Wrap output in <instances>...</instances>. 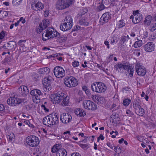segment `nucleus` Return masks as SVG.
I'll return each instance as SVG.
<instances>
[{
    "instance_id": "nucleus-52",
    "label": "nucleus",
    "mask_w": 156,
    "mask_h": 156,
    "mask_svg": "<svg viewBox=\"0 0 156 156\" xmlns=\"http://www.w3.org/2000/svg\"><path fill=\"white\" fill-rule=\"evenodd\" d=\"M25 42L26 40H21L18 41V44L19 46H21L23 45L22 44V43Z\"/></svg>"
},
{
    "instance_id": "nucleus-15",
    "label": "nucleus",
    "mask_w": 156,
    "mask_h": 156,
    "mask_svg": "<svg viewBox=\"0 0 156 156\" xmlns=\"http://www.w3.org/2000/svg\"><path fill=\"white\" fill-rule=\"evenodd\" d=\"M72 119V116L69 113H64L60 115V120L63 123L67 124L70 122Z\"/></svg>"
},
{
    "instance_id": "nucleus-39",
    "label": "nucleus",
    "mask_w": 156,
    "mask_h": 156,
    "mask_svg": "<svg viewBox=\"0 0 156 156\" xmlns=\"http://www.w3.org/2000/svg\"><path fill=\"white\" fill-rule=\"evenodd\" d=\"M59 146L57 145L54 146L51 149L52 152L53 153H55V152L56 153H57L58 150L59 149Z\"/></svg>"
},
{
    "instance_id": "nucleus-27",
    "label": "nucleus",
    "mask_w": 156,
    "mask_h": 156,
    "mask_svg": "<svg viewBox=\"0 0 156 156\" xmlns=\"http://www.w3.org/2000/svg\"><path fill=\"white\" fill-rule=\"evenodd\" d=\"M127 71L126 72V75L130 77H132L133 75L134 69L132 66H130V64L129 68L127 69Z\"/></svg>"
},
{
    "instance_id": "nucleus-2",
    "label": "nucleus",
    "mask_w": 156,
    "mask_h": 156,
    "mask_svg": "<svg viewBox=\"0 0 156 156\" xmlns=\"http://www.w3.org/2000/svg\"><path fill=\"white\" fill-rule=\"evenodd\" d=\"M46 31L44 35L43 33L42 37V39L44 41L52 37L59 38L60 37V34L53 28L49 27Z\"/></svg>"
},
{
    "instance_id": "nucleus-7",
    "label": "nucleus",
    "mask_w": 156,
    "mask_h": 156,
    "mask_svg": "<svg viewBox=\"0 0 156 156\" xmlns=\"http://www.w3.org/2000/svg\"><path fill=\"white\" fill-rule=\"evenodd\" d=\"M64 94L61 91H55L51 98V101L53 104L58 103L64 98Z\"/></svg>"
},
{
    "instance_id": "nucleus-49",
    "label": "nucleus",
    "mask_w": 156,
    "mask_h": 156,
    "mask_svg": "<svg viewBox=\"0 0 156 156\" xmlns=\"http://www.w3.org/2000/svg\"><path fill=\"white\" fill-rule=\"evenodd\" d=\"M118 41V39L117 37H113L111 40V43L112 44L114 43L115 42H117Z\"/></svg>"
},
{
    "instance_id": "nucleus-36",
    "label": "nucleus",
    "mask_w": 156,
    "mask_h": 156,
    "mask_svg": "<svg viewBox=\"0 0 156 156\" xmlns=\"http://www.w3.org/2000/svg\"><path fill=\"white\" fill-rule=\"evenodd\" d=\"M131 100L130 99L126 98L123 101L122 104L125 106H127L131 102Z\"/></svg>"
},
{
    "instance_id": "nucleus-17",
    "label": "nucleus",
    "mask_w": 156,
    "mask_h": 156,
    "mask_svg": "<svg viewBox=\"0 0 156 156\" xmlns=\"http://www.w3.org/2000/svg\"><path fill=\"white\" fill-rule=\"evenodd\" d=\"M144 50L146 52H151L154 51L155 48L154 44L152 42H149L143 46Z\"/></svg>"
},
{
    "instance_id": "nucleus-51",
    "label": "nucleus",
    "mask_w": 156,
    "mask_h": 156,
    "mask_svg": "<svg viewBox=\"0 0 156 156\" xmlns=\"http://www.w3.org/2000/svg\"><path fill=\"white\" fill-rule=\"evenodd\" d=\"M121 40L123 42V43H124L127 40V39L126 38V37L125 36H123L121 37Z\"/></svg>"
},
{
    "instance_id": "nucleus-58",
    "label": "nucleus",
    "mask_w": 156,
    "mask_h": 156,
    "mask_svg": "<svg viewBox=\"0 0 156 156\" xmlns=\"http://www.w3.org/2000/svg\"><path fill=\"white\" fill-rule=\"evenodd\" d=\"M5 108L4 105L2 104H0V111H2Z\"/></svg>"
},
{
    "instance_id": "nucleus-10",
    "label": "nucleus",
    "mask_w": 156,
    "mask_h": 156,
    "mask_svg": "<svg viewBox=\"0 0 156 156\" xmlns=\"http://www.w3.org/2000/svg\"><path fill=\"white\" fill-rule=\"evenodd\" d=\"M30 94L32 96L33 101L37 103L40 100V96L42 95L41 91L38 89H34L31 91Z\"/></svg>"
},
{
    "instance_id": "nucleus-13",
    "label": "nucleus",
    "mask_w": 156,
    "mask_h": 156,
    "mask_svg": "<svg viewBox=\"0 0 156 156\" xmlns=\"http://www.w3.org/2000/svg\"><path fill=\"white\" fill-rule=\"evenodd\" d=\"M22 102V100L17 97H11L9 98L7 101L8 104L13 106H16L21 104Z\"/></svg>"
},
{
    "instance_id": "nucleus-25",
    "label": "nucleus",
    "mask_w": 156,
    "mask_h": 156,
    "mask_svg": "<svg viewBox=\"0 0 156 156\" xmlns=\"http://www.w3.org/2000/svg\"><path fill=\"white\" fill-rule=\"evenodd\" d=\"M7 46L9 49L10 50L15 48L16 47V44L15 42L13 41H10L7 43Z\"/></svg>"
},
{
    "instance_id": "nucleus-32",
    "label": "nucleus",
    "mask_w": 156,
    "mask_h": 156,
    "mask_svg": "<svg viewBox=\"0 0 156 156\" xmlns=\"http://www.w3.org/2000/svg\"><path fill=\"white\" fill-rule=\"evenodd\" d=\"M108 1L107 0H102V2L101 3H99V5L98 7V10L100 11L103 10L105 8V6L104 4V3H105L106 2H107Z\"/></svg>"
},
{
    "instance_id": "nucleus-45",
    "label": "nucleus",
    "mask_w": 156,
    "mask_h": 156,
    "mask_svg": "<svg viewBox=\"0 0 156 156\" xmlns=\"http://www.w3.org/2000/svg\"><path fill=\"white\" fill-rule=\"evenodd\" d=\"M126 113L127 114V115L128 116L130 117L134 115L133 112L129 110H127Z\"/></svg>"
},
{
    "instance_id": "nucleus-9",
    "label": "nucleus",
    "mask_w": 156,
    "mask_h": 156,
    "mask_svg": "<svg viewBox=\"0 0 156 156\" xmlns=\"http://www.w3.org/2000/svg\"><path fill=\"white\" fill-rule=\"evenodd\" d=\"M133 107L136 114L141 116L144 114V110L140 105L139 102L137 100H135L134 101Z\"/></svg>"
},
{
    "instance_id": "nucleus-41",
    "label": "nucleus",
    "mask_w": 156,
    "mask_h": 156,
    "mask_svg": "<svg viewBox=\"0 0 156 156\" xmlns=\"http://www.w3.org/2000/svg\"><path fill=\"white\" fill-rule=\"evenodd\" d=\"M41 107L45 112H49V108L47 105V103L46 102H44V104L42 105Z\"/></svg>"
},
{
    "instance_id": "nucleus-63",
    "label": "nucleus",
    "mask_w": 156,
    "mask_h": 156,
    "mask_svg": "<svg viewBox=\"0 0 156 156\" xmlns=\"http://www.w3.org/2000/svg\"><path fill=\"white\" fill-rule=\"evenodd\" d=\"M82 89L84 91L87 90V87L85 86H83L82 87Z\"/></svg>"
},
{
    "instance_id": "nucleus-22",
    "label": "nucleus",
    "mask_w": 156,
    "mask_h": 156,
    "mask_svg": "<svg viewBox=\"0 0 156 156\" xmlns=\"http://www.w3.org/2000/svg\"><path fill=\"white\" fill-rule=\"evenodd\" d=\"M50 72V69L48 67H44L39 69L37 72L40 74H47Z\"/></svg>"
},
{
    "instance_id": "nucleus-18",
    "label": "nucleus",
    "mask_w": 156,
    "mask_h": 156,
    "mask_svg": "<svg viewBox=\"0 0 156 156\" xmlns=\"http://www.w3.org/2000/svg\"><path fill=\"white\" fill-rule=\"evenodd\" d=\"M111 17V14L109 12H106L103 14L100 19V22L101 24L107 23Z\"/></svg>"
},
{
    "instance_id": "nucleus-34",
    "label": "nucleus",
    "mask_w": 156,
    "mask_h": 156,
    "mask_svg": "<svg viewBox=\"0 0 156 156\" xmlns=\"http://www.w3.org/2000/svg\"><path fill=\"white\" fill-rule=\"evenodd\" d=\"M23 0H13L12 4L13 5L18 6L20 5Z\"/></svg>"
},
{
    "instance_id": "nucleus-64",
    "label": "nucleus",
    "mask_w": 156,
    "mask_h": 156,
    "mask_svg": "<svg viewBox=\"0 0 156 156\" xmlns=\"http://www.w3.org/2000/svg\"><path fill=\"white\" fill-rule=\"evenodd\" d=\"M3 4L6 6H9V2H5L3 3Z\"/></svg>"
},
{
    "instance_id": "nucleus-38",
    "label": "nucleus",
    "mask_w": 156,
    "mask_h": 156,
    "mask_svg": "<svg viewBox=\"0 0 156 156\" xmlns=\"http://www.w3.org/2000/svg\"><path fill=\"white\" fill-rule=\"evenodd\" d=\"M93 98H92L95 101H96L98 103V102H99V101L103 100V97H99L97 95H92Z\"/></svg>"
},
{
    "instance_id": "nucleus-26",
    "label": "nucleus",
    "mask_w": 156,
    "mask_h": 156,
    "mask_svg": "<svg viewBox=\"0 0 156 156\" xmlns=\"http://www.w3.org/2000/svg\"><path fill=\"white\" fill-rule=\"evenodd\" d=\"M152 20V18L151 16L148 15L147 16L144 21V24L147 26H149L151 24V22Z\"/></svg>"
},
{
    "instance_id": "nucleus-16",
    "label": "nucleus",
    "mask_w": 156,
    "mask_h": 156,
    "mask_svg": "<svg viewBox=\"0 0 156 156\" xmlns=\"http://www.w3.org/2000/svg\"><path fill=\"white\" fill-rule=\"evenodd\" d=\"M129 67V64L127 62L117 63L115 66V70L119 72L123 69L126 70Z\"/></svg>"
},
{
    "instance_id": "nucleus-19",
    "label": "nucleus",
    "mask_w": 156,
    "mask_h": 156,
    "mask_svg": "<svg viewBox=\"0 0 156 156\" xmlns=\"http://www.w3.org/2000/svg\"><path fill=\"white\" fill-rule=\"evenodd\" d=\"M130 19H132V22L134 24L139 23L143 19L142 15L140 14H136L130 16Z\"/></svg>"
},
{
    "instance_id": "nucleus-4",
    "label": "nucleus",
    "mask_w": 156,
    "mask_h": 156,
    "mask_svg": "<svg viewBox=\"0 0 156 156\" xmlns=\"http://www.w3.org/2000/svg\"><path fill=\"white\" fill-rule=\"evenodd\" d=\"M74 0H58L56 4L58 10L63 9L69 7L73 3Z\"/></svg>"
},
{
    "instance_id": "nucleus-28",
    "label": "nucleus",
    "mask_w": 156,
    "mask_h": 156,
    "mask_svg": "<svg viewBox=\"0 0 156 156\" xmlns=\"http://www.w3.org/2000/svg\"><path fill=\"white\" fill-rule=\"evenodd\" d=\"M40 24H41L42 27L45 29L49 26V21L48 19H44L42 20V22Z\"/></svg>"
},
{
    "instance_id": "nucleus-40",
    "label": "nucleus",
    "mask_w": 156,
    "mask_h": 156,
    "mask_svg": "<svg viewBox=\"0 0 156 156\" xmlns=\"http://www.w3.org/2000/svg\"><path fill=\"white\" fill-rule=\"evenodd\" d=\"M11 58L10 57H6L2 62V63L4 65L8 64L9 62H10Z\"/></svg>"
},
{
    "instance_id": "nucleus-47",
    "label": "nucleus",
    "mask_w": 156,
    "mask_h": 156,
    "mask_svg": "<svg viewBox=\"0 0 156 156\" xmlns=\"http://www.w3.org/2000/svg\"><path fill=\"white\" fill-rule=\"evenodd\" d=\"M5 36V33L4 31H2L0 33V39H3Z\"/></svg>"
},
{
    "instance_id": "nucleus-48",
    "label": "nucleus",
    "mask_w": 156,
    "mask_h": 156,
    "mask_svg": "<svg viewBox=\"0 0 156 156\" xmlns=\"http://www.w3.org/2000/svg\"><path fill=\"white\" fill-rule=\"evenodd\" d=\"M73 66L74 67H77L79 65V62L78 61H74L72 63Z\"/></svg>"
},
{
    "instance_id": "nucleus-12",
    "label": "nucleus",
    "mask_w": 156,
    "mask_h": 156,
    "mask_svg": "<svg viewBox=\"0 0 156 156\" xmlns=\"http://www.w3.org/2000/svg\"><path fill=\"white\" fill-rule=\"evenodd\" d=\"M83 106L84 108L88 110H94L97 108V105L90 100L84 101Z\"/></svg>"
},
{
    "instance_id": "nucleus-29",
    "label": "nucleus",
    "mask_w": 156,
    "mask_h": 156,
    "mask_svg": "<svg viewBox=\"0 0 156 156\" xmlns=\"http://www.w3.org/2000/svg\"><path fill=\"white\" fill-rule=\"evenodd\" d=\"M62 100L63 101L61 104L63 106H68L69 103V98L67 96L65 97L64 96V98Z\"/></svg>"
},
{
    "instance_id": "nucleus-56",
    "label": "nucleus",
    "mask_w": 156,
    "mask_h": 156,
    "mask_svg": "<svg viewBox=\"0 0 156 156\" xmlns=\"http://www.w3.org/2000/svg\"><path fill=\"white\" fill-rule=\"evenodd\" d=\"M71 156H81V155L78 153H73Z\"/></svg>"
},
{
    "instance_id": "nucleus-50",
    "label": "nucleus",
    "mask_w": 156,
    "mask_h": 156,
    "mask_svg": "<svg viewBox=\"0 0 156 156\" xmlns=\"http://www.w3.org/2000/svg\"><path fill=\"white\" fill-rule=\"evenodd\" d=\"M8 15V12L7 11H4L3 12L2 16L4 18H5Z\"/></svg>"
},
{
    "instance_id": "nucleus-1",
    "label": "nucleus",
    "mask_w": 156,
    "mask_h": 156,
    "mask_svg": "<svg viewBox=\"0 0 156 156\" xmlns=\"http://www.w3.org/2000/svg\"><path fill=\"white\" fill-rule=\"evenodd\" d=\"M58 118L59 116L57 113H52L44 118L43 124L48 127L57 125L58 123Z\"/></svg>"
},
{
    "instance_id": "nucleus-42",
    "label": "nucleus",
    "mask_w": 156,
    "mask_h": 156,
    "mask_svg": "<svg viewBox=\"0 0 156 156\" xmlns=\"http://www.w3.org/2000/svg\"><path fill=\"white\" fill-rule=\"evenodd\" d=\"M41 24H39V26L37 27L36 31L37 33H40L44 29L42 27Z\"/></svg>"
},
{
    "instance_id": "nucleus-33",
    "label": "nucleus",
    "mask_w": 156,
    "mask_h": 156,
    "mask_svg": "<svg viewBox=\"0 0 156 156\" xmlns=\"http://www.w3.org/2000/svg\"><path fill=\"white\" fill-rule=\"evenodd\" d=\"M125 23L123 20H119L117 24L118 28H120L122 27L125 26Z\"/></svg>"
},
{
    "instance_id": "nucleus-20",
    "label": "nucleus",
    "mask_w": 156,
    "mask_h": 156,
    "mask_svg": "<svg viewBox=\"0 0 156 156\" xmlns=\"http://www.w3.org/2000/svg\"><path fill=\"white\" fill-rule=\"evenodd\" d=\"M73 24L71 23H67L64 22L63 24L60 25V28L61 30L63 31H65L70 29L73 26Z\"/></svg>"
},
{
    "instance_id": "nucleus-54",
    "label": "nucleus",
    "mask_w": 156,
    "mask_h": 156,
    "mask_svg": "<svg viewBox=\"0 0 156 156\" xmlns=\"http://www.w3.org/2000/svg\"><path fill=\"white\" fill-rule=\"evenodd\" d=\"M105 138L104 136H103L102 134H100L99 137L98 138V142L100 139H101V140H104Z\"/></svg>"
},
{
    "instance_id": "nucleus-31",
    "label": "nucleus",
    "mask_w": 156,
    "mask_h": 156,
    "mask_svg": "<svg viewBox=\"0 0 156 156\" xmlns=\"http://www.w3.org/2000/svg\"><path fill=\"white\" fill-rule=\"evenodd\" d=\"M35 8L38 10L42 9L44 7V5L41 2H38L34 4Z\"/></svg>"
},
{
    "instance_id": "nucleus-6",
    "label": "nucleus",
    "mask_w": 156,
    "mask_h": 156,
    "mask_svg": "<svg viewBox=\"0 0 156 156\" xmlns=\"http://www.w3.org/2000/svg\"><path fill=\"white\" fill-rule=\"evenodd\" d=\"M64 82L65 85L70 88L76 86L78 83L77 79L73 76L66 77L64 79Z\"/></svg>"
},
{
    "instance_id": "nucleus-30",
    "label": "nucleus",
    "mask_w": 156,
    "mask_h": 156,
    "mask_svg": "<svg viewBox=\"0 0 156 156\" xmlns=\"http://www.w3.org/2000/svg\"><path fill=\"white\" fill-rule=\"evenodd\" d=\"M63 22L67 23H71L73 24V19L71 16L70 15H67L64 20Z\"/></svg>"
},
{
    "instance_id": "nucleus-53",
    "label": "nucleus",
    "mask_w": 156,
    "mask_h": 156,
    "mask_svg": "<svg viewBox=\"0 0 156 156\" xmlns=\"http://www.w3.org/2000/svg\"><path fill=\"white\" fill-rule=\"evenodd\" d=\"M156 29V23H155L153 24V25L151 26V30L152 31H154Z\"/></svg>"
},
{
    "instance_id": "nucleus-8",
    "label": "nucleus",
    "mask_w": 156,
    "mask_h": 156,
    "mask_svg": "<svg viewBox=\"0 0 156 156\" xmlns=\"http://www.w3.org/2000/svg\"><path fill=\"white\" fill-rule=\"evenodd\" d=\"M135 69L138 75L142 76H144L147 73V70L142 63L139 62L136 63Z\"/></svg>"
},
{
    "instance_id": "nucleus-44",
    "label": "nucleus",
    "mask_w": 156,
    "mask_h": 156,
    "mask_svg": "<svg viewBox=\"0 0 156 156\" xmlns=\"http://www.w3.org/2000/svg\"><path fill=\"white\" fill-rule=\"evenodd\" d=\"M80 146L84 150H86L90 147V145L88 144H80Z\"/></svg>"
},
{
    "instance_id": "nucleus-3",
    "label": "nucleus",
    "mask_w": 156,
    "mask_h": 156,
    "mask_svg": "<svg viewBox=\"0 0 156 156\" xmlns=\"http://www.w3.org/2000/svg\"><path fill=\"white\" fill-rule=\"evenodd\" d=\"M26 141L28 146L35 148L38 146L40 143L38 138L34 135L27 136L26 138Z\"/></svg>"
},
{
    "instance_id": "nucleus-60",
    "label": "nucleus",
    "mask_w": 156,
    "mask_h": 156,
    "mask_svg": "<svg viewBox=\"0 0 156 156\" xmlns=\"http://www.w3.org/2000/svg\"><path fill=\"white\" fill-rule=\"evenodd\" d=\"M104 44L106 46H107V48H109V42L107 41H105L104 42Z\"/></svg>"
},
{
    "instance_id": "nucleus-35",
    "label": "nucleus",
    "mask_w": 156,
    "mask_h": 156,
    "mask_svg": "<svg viewBox=\"0 0 156 156\" xmlns=\"http://www.w3.org/2000/svg\"><path fill=\"white\" fill-rule=\"evenodd\" d=\"M19 89H20L21 91H22V93H23V92H23V93H25L29 92V90L28 87L27 86H21L19 88Z\"/></svg>"
},
{
    "instance_id": "nucleus-5",
    "label": "nucleus",
    "mask_w": 156,
    "mask_h": 156,
    "mask_svg": "<svg viewBox=\"0 0 156 156\" xmlns=\"http://www.w3.org/2000/svg\"><path fill=\"white\" fill-rule=\"evenodd\" d=\"M91 87L93 91L97 93L104 92L107 89L106 85L101 82L93 83Z\"/></svg>"
},
{
    "instance_id": "nucleus-55",
    "label": "nucleus",
    "mask_w": 156,
    "mask_h": 156,
    "mask_svg": "<svg viewBox=\"0 0 156 156\" xmlns=\"http://www.w3.org/2000/svg\"><path fill=\"white\" fill-rule=\"evenodd\" d=\"M87 10L86 9H83L82 10V11L81 12V15H82V14L83 15L85 14L87 12Z\"/></svg>"
},
{
    "instance_id": "nucleus-24",
    "label": "nucleus",
    "mask_w": 156,
    "mask_h": 156,
    "mask_svg": "<svg viewBox=\"0 0 156 156\" xmlns=\"http://www.w3.org/2000/svg\"><path fill=\"white\" fill-rule=\"evenodd\" d=\"M67 154L66 150L64 149H59L56 154V156H66Z\"/></svg>"
},
{
    "instance_id": "nucleus-11",
    "label": "nucleus",
    "mask_w": 156,
    "mask_h": 156,
    "mask_svg": "<svg viewBox=\"0 0 156 156\" xmlns=\"http://www.w3.org/2000/svg\"><path fill=\"white\" fill-rule=\"evenodd\" d=\"M54 75L57 78H61L64 77L65 75V71L61 66H57L54 69Z\"/></svg>"
},
{
    "instance_id": "nucleus-14",
    "label": "nucleus",
    "mask_w": 156,
    "mask_h": 156,
    "mask_svg": "<svg viewBox=\"0 0 156 156\" xmlns=\"http://www.w3.org/2000/svg\"><path fill=\"white\" fill-rule=\"evenodd\" d=\"M52 78L51 76H48L43 79L42 83L43 87L46 90L49 91L51 89V84Z\"/></svg>"
},
{
    "instance_id": "nucleus-59",
    "label": "nucleus",
    "mask_w": 156,
    "mask_h": 156,
    "mask_svg": "<svg viewBox=\"0 0 156 156\" xmlns=\"http://www.w3.org/2000/svg\"><path fill=\"white\" fill-rule=\"evenodd\" d=\"M129 89H130V88H129V87H127L123 88H122V90L124 91H126L129 90Z\"/></svg>"
},
{
    "instance_id": "nucleus-43",
    "label": "nucleus",
    "mask_w": 156,
    "mask_h": 156,
    "mask_svg": "<svg viewBox=\"0 0 156 156\" xmlns=\"http://www.w3.org/2000/svg\"><path fill=\"white\" fill-rule=\"evenodd\" d=\"M15 136L13 133H10L7 136L9 141H12L15 139Z\"/></svg>"
},
{
    "instance_id": "nucleus-21",
    "label": "nucleus",
    "mask_w": 156,
    "mask_h": 156,
    "mask_svg": "<svg viewBox=\"0 0 156 156\" xmlns=\"http://www.w3.org/2000/svg\"><path fill=\"white\" fill-rule=\"evenodd\" d=\"M75 114L80 117H84L86 115V113L83 109L80 108L76 109L75 111Z\"/></svg>"
},
{
    "instance_id": "nucleus-23",
    "label": "nucleus",
    "mask_w": 156,
    "mask_h": 156,
    "mask_svg": "<svg viewBox=\"0 0 156 156\" xmlns=\"http://www.w3.org/2000/svg\"><path fill=\"white\" fill-rule=\"evenodd\" d=\"M89 20L86 17H83L80 20L79 23L80 25L88 26L89 24Z\"/></svg>"
},
{
    "instance_id": "nucleus-61",
    "label": "nucleus",
    "mask_w": 156,
    "mask_h": 156,
    "mask_svg": "<svg viewBox=\"0 0 156 156\" xmlns=\"http://www.w3.org/2000/svg\"><path fill=\"white\" fill-rule=\"evenodd\" d=\"M107 145L108 147H109L111 149H113V147L112 145L110 143L108 142H107Z\"/></svg>"
},
{
    "instance_id": "nucleus-57",
    "label": "nucleus",
    "mask_w": 156,
    "mask_h": 156,
    "mask_svg": "<svg viewBox=\"0 0 156 156\" xmlns=\"http://www.w3.org/2000/svg\"><path fill=\"white\" fill-rule=\"evenodd\" d=\"M19 21H21L22 23H25V20L23 17H21Z\"/></svg>"
},
{
    "instance_id": "nucleus-37",
    "label": "nucleus",
    "mask_w": 156,
    "mask_h": 156,
    "mask_svg": "<svg viewBox=\"0 0 156 156\" xmlns=\"http://www.w3.org/2000/svg\"><path fill=\"white\" fill-rule=\"evenodd\" d=\"M142 45V41L141 40H139L135 42L134 44V47L135 48L141 46Z\"/></svg>"
},
{
    "instance_id": "nucleus-62",
    "label": "nucleus",
    "mask_w": 156,
    "mask_h": 156,
    "mask_svg": "<svg viewBox=\"0 0 156 156\" xmlns=\"http://www.w3.org/2000/svg\"><path fill=\"white\" fill-rule=\"evenodd\" d=\"M67 134H68L69 136H70L71 135L70 132L69 131H67L63 133V135H65Z\"/></svg>"
},
{
    "instance_id": "nucleus-46",
    "label": "nucleus",
    "mask_w": 156,
    "mask_h": 156,
    "mask_svg": "<svg viewBox=\"0 0 156 156\" xmlns=\"http://www.w3.org/2000/svg\"><path fill=\"white\" fill-rule=\"evenodd\" d=\"M24 122L26 124L28 125L31 128L33 127V125L32 124L30 123L29 120H24Z\"/></svg>"
}]
</instances>
